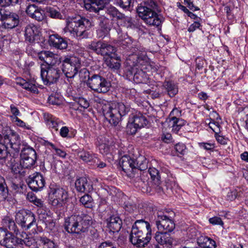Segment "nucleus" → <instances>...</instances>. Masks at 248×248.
I'll return each mask as SVG.
<instances>
[{"label": "nucleus", "mask_w": 248, "mask_h": 248, "mask_svg": "<svg viewBox=\"0 0 248 248\" xmlns=\"http://www.w3.org/2000/svg\"><path fill=\"white\" fill-rule=\"evenodd\" d=\"M238 195V192L236 189H233L228 193L227 199L230 201H233L235 200Z\"/></svg>", "instance_id": "nucleus-63"}, {"label": "nucleus", "mask_w": 248, "mask_h": 248, "mask_svg": "<svg viewBox=\"0 0 248 248\" xmlns=\"http://www.w3.org/2000/svg\"><path fill=\"white\" fill-rule=\"evenodd\" d=\"M164 86L170 97L174 96L178 92L177 86L171 81L165 82Z\"/></svg>", "instance_id": "nucleus-36"}, {"label": "nucleus", "mask_w": 248, "mask_h": 248, "mask_svg": "<svg viewBox=\"0 0 248 248\" xmlns=\"http://www.w3.org/2000/svg\"><path fill=\"white\" fill-rule=\"evenodd\" d=\"M106 13L110 16L117 18L119 20L123 17V14L120 13L117 9L113 6H109L107 8Z\"/></svg>", "instance_id": "nucleus-45"}, {"label": "nucleus", "mask_w": 248, "mask_h": 248, "mask_svg": "<svg viewBox=\"0 0 248 248\" xmlns=\"http://www.w3.org/2000/svg\"><path fill=\"white\" fill-rule=\"evenodd\" d=\"M44 118L49 127L52 128L56 131L58 130L59 125L62 124V121L49 113H45Z\"/></svg>", "instance_id": "nucleus-29"}, {"label": "nucleus", "mask_w": 248, "mask_h": 248, "mask_svg": "<svg viewBox=\"0 0 248 248\" xmlns=\"http://www.w3.org/2000/svg\"><path fill=\"white\" fill-rule=\"evenodd\" d=\"M35 242L30 235L26 239H19L6 229L0 228V244L7 248H16L23 244L31 247Z\"/></svg>", "instance_id": "nucleus-7"}, {"label": "nucleus", "mask_w": 248, "mask_h": 248, "mask_svg": "<svg viewBox=\"0 0 248 248\" xmlns=\"http://www.w3.org/2000/svg\"><path fill=\"white\" fill-rule=\"evenodd\" d=\"M63 57H61L57 54L50 51L48 56L46 63L48 66H54L55 65L60 64L62 62Z\"/></svg>", "instance_id": "nucleus-33"}, {"label": "nucleus", "mask_w": 248, "mask_h": 248, "mask_svg": "<svg viewBox=\"0 0 248 248\" xmlns=\"http://www.w3.org/2000/svg\"><path fill=\"white\" fill-rule=\"evenodd\" d=\"M3 227L8 228L9 231H13L16 234H17L18 230L15 224V222L10 217H5L2 220Z\"/></svg>", "instance_id": "nucleus-30"}, {"label": "nucleus", "mask_w": 248, "mask_h": 248, "mask_svg": "<svg viewBox=\"0 0 248 248\" xmlns=\"http://www.w3.org/2000/svg\"><path fill=\"white\" fill-rule=\"evenodd\" d=\"M198 243L203 248H215L216 247L215 241L206 236H201L198 239Z\"/></svg>", "instance_id": "nucleus-32"}, {"label": "nucleus", "mask_w": 248, "mask_h": 248, "mask_svg": "<svg viewBox=\"0 0 248 248\" xmlns=\"http://www.w3.org/2000/svg\"><path fill=\"white\" fill-rule=\"evenodd\" d=\"M135 170H146L148 168V161L143 156H139L135 160Z\"/></svg>", "instance_id": "nucleus-37"}, {"label": "nucleus", "mask_w": 248, "mask_h": 248, "mask_svg": "<svg viewBox=\"0 0 248 248\" xmlns=\"http://www.w3.org/2000/svg\"><path fill=\"white\" fill-rule=\"evenodd\" d=\"M24 32L25 41L30 43L34 42L39 33L38 28L33 24L28 25L25 29Z\"/></svg>", "instance_id": "nucleus-24"}, {"label": "nucleus", "mask_w": 248, "mask_h": 248, "mask_svg": "<svg viewBox=\"0 0 248 248\" xmlns=\"http://www.w3.org/2000/svg\"><path fill=\"white\" fill-rule=\"evenodd\" d=\"M46 11L48 15L51 18L59 19L62 18V15L56 8L51 7H47L46 8Z\"/></svg>", "instance_id": "nucleus-44"}, {"label": "nucleus", "mask_w": 248, "mask_h": 248, "mask_svg": "<svg viewBox=\"0 0 248 248\" xmlns=\"http://www.w3.org/2000/svg\"><path fill=\"white\" fill-rule=\"evenodd\" d=\"M61 72L58 68L48 66L46 68L41 67V77L46 85H50L56 83L60 77Z\"/></svg>", "instance_id": "nucleus-11"}, {"label": "nucleus", "mask_w": 248, "mask_h": 248, "mask_svg": "<svg viewBox=\"0 0 248 248\" xmlns=\"http://www.w3.org/2000/svg\"><path fill=\"white\" fill-rule=\"evenodd\" d=\"M76 152L78 157L84 162L90 163L91 165H92L95 160L97 161V156L91 152L81 149H78Z\"/></svg>", "instance_id": "nucleus-27"}, {"label": "nucleus", "mask_w": 248, "mask_h": 248, "mask_svg": "<svg viewBox=\"0 0 248 248\" xmlns=\"http://www.w3.org/2000/svg\"><path fill=\"white\" fill-rule=\"evenodd\" d=\"M92 217L85 214L74 215L65 220V229L69 233H80L88 231L92 224Z\"/></svg>", "instance_id": "nucleus-3"}, {"label": "nucleus", "mask_w": 248, "mask_h": 248, "mask_svg": "<svg viewBox=\"0 0 248 248\" xmlns=\"http://www.w3.org/2000/svg\"><path fill=\"white\" fill-rule=\"evenodd\" d=\"M107 20H105L100 23V28L96 31L97 35L99 38H103L107 35L109 30V27L107 25Z\"/></svg>", "instance_id": "nucleus-41"}, {"label": "nucleus", "mask_w": 248, "mask_h": 248, "mask_svg": "<svg viewBox=\"0 0 248 248\" xmlns=\"http://www.w3.org/2000/svg\"><path fill=\"white\" fill-rule=\"evenodd\" d=\"M76 58L71 56H64L62 60V69L67 78H73L78 73V67L75 62Z\"/></svg>", "instance_id": "nucleus-14"}, {"label": "nucleus", "mask_w": 248, "mask_h": 248, "mask_svg": "<svg viewBox=\"0 0 248 248\" xmlns=\"http://www.w3.org/2000/svg\"><path fill=\"white\" fill-rule=\"evenodd\" d=\"M209 222L213 225H223V222L222 221L221 219L218 217H214L209 218Z\"/></svg>", "instance_id": "nucleus-59"}, {"label": "nucleus", "mask_w": 248, "mask_h": 248, "mask_svg": "<svg viewBox=\"0 0 248 248\" xmlns=\"http://www.w3.org/2000/svg\"><path fill=\"white\" fill-rule=\"evenodd\" d=\"M130 107L122 102H113L106 106L103 109L105 118L110 124L116 126L122 116L125 115L129 111Z\"/></svg>", "instance_id": "nucleus-5"}, {"label": "nucleus", "mask_w": 248, "mask_h": 248, "mask_svg": "<svg viewBox=\"0 0 248 248\" xmlns=\"http://www.w3.org/2000/svg\"><path fill=\"white\" fill-rule=\"evenodd\" d=\"M49 51H42L38 53L39 59L45 62L46 63L47 62L48 56L49 54Z\"/></svg>", "instance_id": "nucleus-58"}, {"label": "nucleus", "mask_w": 248, "mask_h": 248, "mask_svg": "<svg viewBox=\"0 0 248 248\" xmlns=\"http://www.w3.org/2000/svg\"><path fill=\"white\" fill-rule=\"evenodd\" d=\"M69 130L68 127L67 126H62L60 131V134L61 137L62 138H67L71 137L69 136Z\"/></svg>", "instance_id": "nucleus-62"}, {"label": "nucleus", "mask_w": 248, "mask_h": 248, "mask_svg": "<svg viewBox=\"0 0 248 248\" xmlns=\"http://www.w3.org/2000/svg\"><path fill=\"white\" fill-rule=\"evenodd\" d=\"M39 240L44 245V248H57L56 245L46 237H40Z\"/></svg>", "instance_id": "nucleus-47"}, {"label": "nucleus", "mask_w": 248, "mask_h": 248, "mask_svg": "<svg viewBox=\"0 0 248 248\" xmlns=\"http://www.w3.org/2000/svg\"><path fill=\"white\" fill-rule=\"evenodd\" d=\"M155 223L158 231H160L172 232L175 228L174 221L161 212L157 213Z\"/></svg>", "instance_id": "nucleus-12"}, {"label": "nucleus", "mask_w": 248, "mask_h": 248, "mask_svg": "<svg viewBox=\"0 0 248 248\" xmlns=\"http://www.w3.org/2000/svg\"><path fill=\"white\" fill-rule=\"evenodd\" d=\"M98 248H116L115 245L110 241H107L101 243Z\"/></svg>", "instance_id": "nucleus-60"}, {"label": "nucleus", "mask_w": 248, "mask_h": 248, "mask_svg": "<svg viewBox=\"0 0 248 248\" xmlns=\"http://www.w3.org/2000/svg\"><path fill=\"white\" fill-rule=\"evenodd\" d=\"M102 77L98 75H93L89 79L87 84L89 88L92 90L95 91L96 87L98 86L99 82H101V80Z\"/></svg>", "instance_id": "nucleus-40"}, {"label": "nucleus", "mask_w": 248, "mask_h": 248, "mask_svg": "<svg viewBox=\"0 0 248 248\" xmlns=\"http://www.w3.org/2000/svg\"><path fill=\"white\" fill-rule=\"evenodd\" d=\"M20 162L24 168H29L32 167L36 159L35 151L31 148H26L22 150L20 154Z\"/></svg>", "instance_id": "nucleus-15"}, {"label": "nucleus", "mask_w": 248, "mask_h": 248, "mask_svg": "<svg viewBox=\"0 0 248 248\" xmlns=\"http://www.w3.org/2000/svg\"><path fill=\"white\" fill-rule=\"evenodd\" d=\"M118 35V40L120 41L121 45L129 47L132 44V40L130 38L128 37L126 35L124 34L123 36L122 30L119 27L116 29Z\"/></svg>", "instance_id": "nucleus-35"}, {"label": "nucleus", "mask_w": 248, "mask_h": 248, "mask_svg": "<svg viewBox=\"0 0 248 248\" xmlns=\"http://www.w3.org/2000/svg\"><path fill=\"white\" fill-rule=\"evenodd\" d=\"M120 164L123 170L129 175H130V172H133L135 170V159L128 155H125L122 156L120 161Z\"/></svg>", "instance_id": "nucleus-25"}, {"label": "nucleus", "mask_w": 248, "mask_h": 248, "mask_svg": "<svg viewBox=\"0 0 248 248\" xmlns=\"http://www.w3.org/2000/svg\"><path fill=\"white\" fill-rule=\"evenodd\" d=\"M172 123V130L177 133L182 126L185 124L186 122L183 119L177 120L176 121H171Z\"/></svg>", "instance_id": "nucleus-48"}, {"label": "nucleus", "mask_w": 248, "mask_h": 248, "mask_svg": "<svg viewBox=\"0 0 248 248\" xmlns=\"http://www.w3.org/2000/svg\"><path fill=\"white\" fill-rule=\"evenodd\" d=\"M8 164L12 171L14 173L20 174L21 173V171L24 167L20 162L18 163L15 159L12 158Z\"/></svg>", "instance_id": "nucleus-39"}, {"label": "nucleus", "mask_w": 248, "mask_h": 248, "mask_svg": "<svg viewBox=\"0 0 248 248\" xmlns=\"http://www.w3.org/2000/svg\"><path fill=\"white\" fill-rule=\"evenodd\" d=\"M98 86L96 87L94 92L98 93H106L108 92L110 87V83L106 78L102 77Z\"/></svg>", "instance_id": "nucleus-34"}, {"label": "nucleus", "mask_w": 248, "mask_h": 248, "mask_svg": "<svg viewBox=\"0 0 248 248\" xmlns=\"http://www.w3.org/2000/svg\"><path fill=\"white\" fill-rule=\"evenodd\" d=\"M20 147L19 135L12 130H9L3 137L0 134V161L7 157L8 151L18 152Z\"/></svg>", "instance_id": "nucleus-4"}, {"label": "nucleus", "mask_w": 248, "mask_h": 248, "mask_svg": "<svg viewBox=\"0 0 248 248\" xmlns=\"http://www.w3.org/2000/svg\"><path fill=\"white\" fill-rule=\"evenodd\" d=\"M125 71V75L129 80H133L136 83H145L147 78L144 72L139 67H135V70L129 69Z\"/></svg>", "instance_id": "nucleus-19"}, {"label": "nucleus", "mask_w": 248, "mask_h": 248, "mask_svg": "<svg viewBox=\"0 0 248 248\" xmlns=\"http://www.w3.org/2000/svg\"><path fill=\"white\" fill-rule=\"evenodd\" d=\"M146 117L140 112L130 115L126 126V132L129 135H134L139 129L148 124Z\"/></svg>", "instance_id": "nucleus-8"}, {"label": "nucleus", "mask_w": 248, "mask_h": 248, "mask_svg": "<svg viewBox=\"0 0 248 248\" xmlns=\"http://www.w3.org/2000/svg\"><path fill=\"white\" fill-rule=\"evenodd\" d=\"M199 146L206 150H212L215 147V144L213 143L201 142L199 143Z\"/></svg>", "instance_id": "nucleus-55"}, {"label": "nucleus", "mask_w": 248, "mask_h": 248, "mask_svg": "<svg viewBox=\"0 0 248 248\" xmlns=\"http://www.w3.org/2000/svg\"><path fill=\"white\" fill-rule=\"evenodd\" d=\"M68 193L64 188L52 186L49 193V203L57 208L62 207L68 200Z\"/></svg>", "instance_id": "nucleus-9"}, {"label": "nucleus", "mask_w": 248, "mask_h": 248, "mask_svg": "<svg viewBox=\"0 0 248 248\" xmlns=\"http://www.w3.org/2000/svg\"><path fill=\"white\" fill-rule=\"evenodd\" d=\"M15 220L25 230L30 229L33 225H36L35 215L30 211H19L16 215Z\"/></svg>", "instance_id": "nucleus-10"}, {"label": "nucleus", "mask_w": 248, "mask_h": 248, "mask_svg": "<svg viewBox=\"0 0 248 248\" xmlns=\"http://www.w3.org/2000/svg\"><path fill=\"white\" fill-rule=\"evenodd\" d=\"M106 62L108 67L114 70H118L121 66L120 60L115 55L111 56L107 58Z\"/></svg>", "instance_id": "nucleus-31"}, {"label": "nucleus", "mask_w": 248, "mask_h": 248, "mask_svg": "<svg viewBox=\"0 0 248 248\" xmlns=\"http://www.w3.org/2000/svg\"><path fill=\"white\" fill-rule=\"evenodd\" d=\"M181 116V110L177 108H174L170 114L171 121L180 120L179 118Z\"/></svg>", "instance_id": "nucleus-50"}, {"label": "nucleus", "mask_w": 248, "mask_h": 248, "mask_svg": "<svg viewBox=\"0 0 248 248\" xmlns=\"http://www.w3.org/2000/svg\"><path fill=\"white\" fill-rule=\"evenodd\" d=\"M100 152L102 154H107L109 152V147L105 143H101L99 146Z\"/></svg>", "instance_id": "nucleus-64"}, {"label": "nucleus", "mask_w": 248, "mask_h": 248, "mask_svg": "<svg viewBox=\"0 0 248 248\" xmlns=\"http://www.w3.org/2000/svg\"><path fill=\"white\" fill-rule=\"evenodd\" d=\"M170 232H165V231H158L155 233V238L156 241L160 244L159 248H170L173 239L170 236Z\"/></svg>", "instance_id": "nucleus-20"}, {"label": "nucleus", "mask_w": 248, "mask_h": 248, "mask_svg": "<svg viewBox=\"0 0 248 248\" xmlns=\"http://www.w3.org/2000/svg\"><path fill=\"white\" fill-rule=\"evenodd\" d=\"M119 23L121 25L123 24L124 26L127 28L131 27L132 26L131 18L129 17H125L124 15H123V17L120 18Z\"/></svg>", "instance_id": "nucleus-52"}, {"label": "nucleus", "mask_w": 248, "mask_h": 248, "mask_svg": "<svg viewBox=\"0 0 248 248\" xmlns=\"http://www.w3.org/2000/svg\"><path fill=\"white\" fill-rule=\"evenodd\" d=\"M19 23V16L15 13L11 12L7 9L5 13L3 16L0 26L3 29H12L17 27Z\"/></svg>", "instance_id": "nucleus-16"}, {"label": "nucleus", "mask_w": 248, "mask_h": 248, "mask_svg": "<svg viewBox=\"0 0 248 248\" xmlns=\"http://www.w3.org/2000/svg\"><path fill=\"white\" fill-rule=\"evenodd\" d=\"M48 43L50 46L59 49H64L67 47V42L58 34L50 35Z\"/></svg>", "instance_id": "nucleus-23"}, {"label": "nucleus", "mask_w": 248, "mask_h": 248, "mask_svg": "<svg viewBox=\"0 0 248 248\" xmlns=\"http://www.w3.org/2000/svg\"><path fill=\"white\" fill-rule=\"evenodd\" d=\"M110 0H84L85 9L90 12H98L103 9Z\"/></svg>", "instance_id": "nucleus-22"}, {"label": "nucleus", "mask_w": 248, "mask_h": 248, "mask_svg": "<svg viewBox=\"0 0 248 248\" xmlns=\"http://www.w3.org/2000/svg\"><path fill=\"white\" fill-rule=\"evenodd\" d=\"M75 187L77 191L80 192H90L93 189V186L86 177L78 179L75 182Z\"/></svg>", "instance_id": "nucleus-26"}, {"label": "nucleus", "mask_w": 248, "mask_h": 248, "mask_svg": "<svg viewBox=\"0 0 248 248\" xmlns=\"http://www.w3.org/2000/svg\"><path fill=\"white\" fill-rule=\"evenodd\" d=\"M37 213L39 219L44 223L48 221L49 217H51L50 212L49 211L47 212V208L44 209L42 208L38 209Z\"/></svg>", "instance_id": "nucleus-43"}, {"label": "nucleus", "mask_w": 248, "mask_h": 248, "mask_svg": "<svg viewBox=\"0 0 248 248\" xmlns=\"http://www.w3.org/2000/svg\"><path fill=\"white\" fill-rule=\"evenodd\" d=\"M8 190L7 186L0 187V201H3L7 198Z\"/></svg>", "instance_id": "nucleus-54"}, {"label": "nucleus", "mask_w": 248, "mask_h": 248, "mask_svg": "<svg viewBox=\"0 0 248 248\" xmlns=\"http://www.w3.org/2000/svg\"><path fill=\"white\" fill-rule=\"evenodd\" d=\"M151 178L156 184H159L160 176L159 174L158 170L155 168H149L148 170Z\"/></svg>", "instance_id": "nucleus-46"}, {"label": "nucleus", "mask_w": 248, "mask_h": 248, "mask_svg": "<svg viewBox=\"0 0 248 248\" xmlns=\"http://www.w3.org/2000/svg\"><path fill=\"white\" fill-rule=\"evenodd\" d=\"M18 0H0V6L3 7L10 5H14L18 2Z\"/></svg>", "instance_id": "nucleus-57"}, {"label": "nucleus", "mask_w": 248, "mask_h": 248, "mask_svg": "<svg viewBox=\"0 0 248 248\" xmlns=\"http://www.w3.org/2000/svg\"><path fill=\"white\" fill-rule=\"evenodd\" d=\"M116 2L123 8H126L130 6L131 0H115Z\"/></svg>", "instance_id": "nucleus-56"}, {"label": "nucleus", "mask_w": 248, "mask_h": 248, "mask_svg": "<svg viewBox=\"0 0 248 248\" xmlns=\"http://www.w3.org/2000/svg\"><path fill=\"white\" fill-rule=\"evenodd\" d=\"M142 48L139 46L133 47L132 46V52L133 54L129 55L126 60L125 64L126 67L125 71L131 69L135 70V67H138V64L140 63L141 58L140 57V52H141Z\"/></svg>", "instance_id": "nucleus-17"}, {"label": "nucleus", "mask_w": 248, "mask_h": 248, "mask_svg": "<svg viewBox=\"0 0 248 248\" xmlns=\"http://www.w3.org/2000/svg\"><path fill=\"white\" fill-rule=\"evenodd\" d=\"M75 101L77 103L81 108H87L89 107V103L87 100L83 97L75 98Z\"/></svg>", "instance_id": "nucleus-51"}, {"label": "nucleus", "mask_w": 248, "mask_h": 248, "mask_svg": "<svg viewBox=\"0 0 248 248\" xmlns=\"http://www.w3.org/2000/svg\"><path fill=\"white\" fill-rule=\"evenodd\" d=\"M91 26L90 20L84 17L79 19H68L66 26L64 29L65 32H69L74 37L85 38L88 36L87 31Z\"/></svg>", "instance_id": "nucleus-6"}, {"label": "nucleus", "mask_w": 248, "mask_h": 248, "mask_svg": "<svg viewBox=\"0 0 248 248\" xmlns=\"http://www.w3.org/2000/svg\"><path fill=\"white\" fill-rule=\"evenodd\" d=\"M175 150L181 155H185L187 153V149L186 145L181 143L176 144L174 146Z\"/></svg>", "instance_id": "nucleus-53"}, {"label": "nucleus", "mask_w": 248, "mask_h": 248, "mask_svg": "<svg viewBox=\"0 0 248 248\" xmlns=\"http://www.w3.org/2000/svg\"><path fill=\"white\" fill-rule=\"evenodd\" d=\"M26 13L31 18L38 21H42L45 19V11L35 4H29L26 9Z\"/></svg>", "instance_id": "nucleus-21"}, {"label": "nucleus", "mask_w": 248, "mask_h": 248, "mask_svg": "<svg viewBox=\"0 0 248 248\" xmlns=\"http://www.w3.org/2000/svg\"><path fill=\"white\" fill-rule=\"evenodd\" d=\"M80 203L85 207L91 208L93 207V200L89 195L85 194L80 199Z\"/></svg>", "instance_id": "nucleus-42"}, {"label": "nucleus", "mask_w": 248, "mask_h": 248, "mask_svg": "<svg viewBox=\"0 0 248 248\" xmlns=\"http://www.w3.org/2000/svg\"><path fill=\"white\" fill-rule=\"evenodd\" d=\"M45 224L46 228L48 229L51 231L54 230L55 227V223L52 219V217H49L48 221H46Z\"/></svg>", "instance_id": "nucleus-61"}, {"label": "nucleus", "mask_w": 248, "mask_h": 248, "mask_svg": "<svg viewBox=\"0 0 248 248\" xmlns=\"http://www.w3.org/2000/svg\"><path fill=\"white\" fill-rule=\"evenodd\" d=\"M88 47L97 54L108 56L109 57L112 55H115L116 51L112 46L101 41L92 42Z\"/></svg>", "instance_id": "nucleus-13"}, {"label": "nucleus", "mask_w": 248, "mask_h": 248, "mask_svg": "<svg viewBox=\"0 0 248 248\" xmlns=\"http://www.w3.org/2000/svg\"><path fill=\"white\" fill-rule=\"evenodd\" d=\"M151 232L149 222L143 219L137 220L132 226L130 241L137 247H145L151 240Z\"/></svg>", "instance_id": "nucleus-1"}, {"label": "nucleus", "mask_w": 248, "mask_h": 248, "mask_svg": "<svg viewBox=\"0 0 248 248\" xmlns=\"http://www.w3.org/2000/svg\"><path fill=\"white\" fill-rule=\"evenodd\" d=\"M107 222L108 228L113 232H118L122 227V220L118 216H111Z\"/></svg>", "instance_id": "nucleus-28"}, {"label": "nucleus", "mask_w": 248, "mask_h": 248, "mask_svg": "<svg viewBox=\"0 0 248 248\" xmlns=\"http://www.w3.org/2000/svg\"><path fill=\"white\" fill-rule=\"evenodd\" d=\"M156 8L157 4L154 0H145L143 3L138 6L137 12L139 16L146 24L150 26H159L163 20L162 17L155 11Z\"/></svg>", "instance_id": "nucleus-2"}, {"label": "nucleus", "mask_w": 248, "mask_h": 248, "mask_svg": "<svg viewBox=\"0 0 248 248\" xmlns=\"http://www.w3.org/2000/svg\"><path fill=\"white\" fill-rule=\"evenodd\" d=\"M78 75L81 81H85L87 79L88 80L90 78L89 77V72L85 68H82L80 70Z\"/></svg>", "instance_id": "nucleus-49"}, {"label": "nucleus", "mask_w": 248, "mask_h": 248, "mask_svg": "<svg viewBox=\"0 0 248 248\" xmlns=\"http://www.w3.org/2000/svg\"><path fill=\"white\" fill-rule=\"evenodd\" d=\"M46 184L45 179L42 174L36 172L29 178L28 185L29 187L34 191L42 190Z\"/></svg>", "instance_id": "nucleus-18"}, {"label": "nucleus", "mask_w": 248, "mask_h": 248, "mask_svg": "<svg viewBox=\"0 0 248 248\" xmlns=\"http://www.w3.org/2000/svg\"><path fill=\"white\" fill-rule=\"evenodd\" d=\"M18 83L24 89L28 90L33 93H38V89L37 86L31 81H26V80L21 79L20 80Z\"/></svg>", "instance_id": "nucleus-38"}]
</instances>
